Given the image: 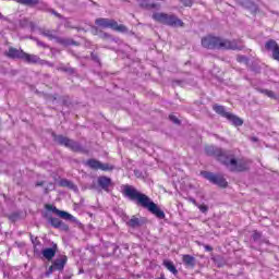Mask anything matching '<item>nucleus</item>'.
Wrapping results in <instances>:
<instances>
[{"mask_svg": "<svg viewBox=\"0 0 279 279\" xmlns=\"http://www.w3.org/2000/svg\"><path fill=\"white\" fill-rule=\"evenodd\" d=\"M122 193L124 197H128L131 202H135V204L142 206V208H146L151 215H156L158 219H165V211H162L149 196L141 193L136 187L123 185Z\"/></svg>", "mask_w": 279, "mask_h": 279, "instance_id": "obj_1", "label": "nucleus"}, {"mask_svg": "<svg viewBox=\"0 0 279 279\" xmlns=\"http://www.w3.org/2000/svg\"><path fill=\"white\" fill-rule=\"evenodd\" d=\"M205 151L208 156H216L219 162H222L229 171H245L246 169H250V161L245 159L236 160L232 155L228 154V151L221 150V148L207 146Z\"/></svg>", "mask_w": 279, "mask_h": 279, "instance_id": "obj_2", "label": "nucleus"}, {"mask_svg": "<svg viewBox=\"0 0 279 279\" xmlns=\"http://www.w3.org/2000/svg\"><path fill=\"white\" fill-rule=\"evenodd\" d=\"M202 46L205 49H232L233 51H241L243 49V41L221 39L208 35L202 39Z\"/></svg>", "mask_w": 279, "mask_h": 279, "instance_id": "obj_3", "label": "nucleus"}, {"mask_svg": "<svg viewBox=\"0 0 279 279\" xmlns=\"http://www.w3.org/2000/svg\"><path fill=\"white\" fill-rule=\"evenodd\" d=\"M153 19L154 21L163 23V25H169L170 27H182L184 25V22L178 19V16L169 15L167 13H154Z\"/></svg>", "mask_w": 279, "mask_h": 279, "instance_id": "obj_4", "label": "nucleus"}, {"mask_svg": "<svg viewBox=\"0 0 279 279\" xmlns=\"http://www.w3.org/2000/svg\"><path fill=\"white\" fill-rule=\"evenodd\" d=\"M98 27H102V29H113V32H120L121 34H125L128 32V27L123 24H119L114 20L99 17L95 21Z\"/></svg>", "mask_w": 279, "mask_h": 279, "instance_id": "obj_5", "label": "nucleus"}, {"mask_svg": "<svg viewBox=\"0 0 279 279\" xmlns=\"http://www.w3.org/2000/svg\"><path fill=\"white\" fill-rule=\"evenodd\" d=\"M214 110L215 112H217V114H220V117H223L225 119L230 121V123H232V125H234L235 128H241V125H243V120L235 114L226 111V107L215 105Z\"/></svg>", "mask_w": 279, "mask_h": 279, "instance_id": "obj_6", "label": "nucleus"}, {"mask_svg": "<svg viewBox=\"0 0 279 279\" xmlns=\"http://www.w3.org/2000/svg\"><path fill=\"white\" fill-rule=\"evenodd\" d=\"M202 175L205 178V180L210 181L211 184H216L217 186H221L222 189H226L228 186V181H226V179L221 174H215L213 172L204 171L202 172Z\"/></svg>", "mask_w": 279, "mask_h": 279, "instance_id": "obj_7", "label": "nucleus"}, {"mask_svg": "<svg viewBox=\"0 0 279 279\" xmlns=\"http://www.w3.org/2000/svg\"><path fill=\"white\" fill-rule=\"evenodd\" d=\"M54 141L59 143V145H64V147H69L72 151H82V145L80 143L69 140L62 135L54 136Z\"/></svg>", "mask_w": 279, "mask_h": 279, "instance_id": "obj_8", "label": "nucleus"}, {"mask_svg": "<svg viewBox=\"0 0 279 279\" xmlns=\"http://www.w3.org/2000/svg\"><path fill=\"white\" fill-rule=\"evenodd\" d=\"M87 167L90 169H95L96 171L100 169V171H112V166L108 163H101L96 159H89L86 161Z\"/></svg>", "mask_w": 279, "mask_h": 279, "instance_id": "obj_9", "label": "nucleus"}, {"mask_svg": "<svg viewBox=\"0 0 279 279\" xmlns=\"http://www.w3.org/2000/svg\"><path fill=\"white\" fill-rule=\"evenodd\" d=\"M40 34L49 40H57V43H60L61 45H69L66 39L58 38V33L56 31L41 29Z\"/></svg>", "mask_w": 279, "mask_h": 279, "instance_id": "obj_10", "label": "nucleus"}, {"mask_svg": "<svg viewBox=\"0 0 279 279\" xmlns=\"http://www.w3.org/2000/svg\"><path fill=\"white\" fill-rule=\"evenodd\" d=\"M58 253V244L52 243L51 247L44 248L41 255L46 260H53L56 254Z\"/></svg>", "mask_w": 279, "mask_h": 279, "instance_id": "obj_11", "label": "nucleus"}, {"mask_svg": "<svg viewBox=\"0 0 279 279\" xmlns=\"http://www.w3.org/2000/svg\"><path fill=\"white\" fill-rule=\"evenodd\" d=\"M22 60H24V62H27L28 64L40 63V57H38L36 54H29L27 52H24V54L22 56Z\"/></svg>", "mask_w": 279, "mask_h": 279, "instance_id": "obj_12", "label": "nucleus"}, {"mask_svg": "<svg viewBox=\"0 0 279 279\" xmlns=\"http://www.w3.org/2000/svg\"><path fill=\"white\" fill-rule=\"evenodd\" d=\"M25 52L23 50L16 49V48H9V51L7 52L8 58H17L20 60H23V54Z\"/></svg>", "mask_w": 279, "mask_h": 279, "instance_id": "obj_13", "label": "nucleus"}, {"mask_svg": "<svg viewBox=\"0 0 279 279\" xmlns=\"http://www.w3.org/2000/svg\"><path fill=\"white\" fill-rule=\"evenodd\" d=\"M110 184H112V180L108 177H99L98 178V185L104 190L108 191L110 189Z\"/></svg>", "mask_w": 279, "mask_h": 279, "instance_id": "obj_14", "label": "nucleus"}, {"mask_svg": "<svg viewBox=\"0 0 279 279\" xmlns=\"http://www.w3.org/2000/svg\"><path fill=\"white\" fill-rule=\"evenodd\" d=\"M66 256H62L53 262L52 267H54L57 271H62L64 269V265H66Z\"/></svg>", "mask_w": 279, "mask_h": 279, "instance_id": "obj_15", "label": "nucleus"}, {"mask_svg": "<svg viewBox=\"0 0 279 279\" xmlns=\"http://www.w3.org/2000/svg\"><path fill=\"white\" fill-rule=\"evenodd\" d=\"M126 225L129 228H141V226H143V220H141V218H136V216H132Z\"/></svg>", "mask_w": 279, "mask_h": 279, "instance_id": "obj_16", "label": "nucleus"}, {"mask_svg": "<svg viewBox=\"0 0 279 279\" xmlns=\"http://www.w3.org/2000/svg\"><path fill=\"white\" fill-rule=\"evenodd\" d=\"M182 260L185 267H195V258L192 255H182Z\"/></svg>", "mask_w": 279, "mask_h": 279, "instance_id": "obj_17", "label": "nucleus"}, {"mask_svg": "<svg viewBox=\"0 0 279 279\" xmlns=\"http://www.w3.org/2000/svg\"><path fill=\"white\" fill-rule=\"evenodd\" d=\"M163 266L166 267V269H168V271L173 274V276H178V268H175V265H173V262L163 260Z\"/></svg>", "mask_w": 279, "mask_h": 279, "instance_id": "obj_18", "label": "nucleus"}, {"mask_svg": "<svg viewBox=\"0 0 279 279\" xmlns=\"http://www.w3.org/2000/svg\"><path fill=\"white\" fill-rule=\"evenodd\" d=\"M60 186H65L66 189H70L71 191H77V185H75L70 180L63 179L60 181Z\"/></svg>", "mask_w": 279, "mask_h": 279, "instance_id": "obj_19", "label": "nucleus"}, {"mask_svg": "<svg viewBox=\"0 0 279 279\" xmlns=\"http://www.w3.org/2000/svg\"><path fill=\"white\" fill-rule=\"evenodd\" d=\"M44 250L45 248H43V243H40V242L35 243V245H34V254H35V256H40V254H43Z\"/></svg>", "mask_w": 279, "mask_h": 279, "instance_id": "obj_20", "label": "nucleus"}, {"mask_svg": "<svg viewBox=\"0 0 279 279\" xmlns=\"http://www.w3.org/2000/svg\"><path fill=\"white\" fill-rule=\"evenodd\" d=\"M49 223L53 227V228H60L62 226V220L59 218H50L49 219Z\"/></svg>", "mask_w": 279, "mask_h": 279, "instance_id": "obj_21", "label": "nucleus"}, {"mask_svg": "<svg viewBox=\"0 0 279 279\" xmlns=\"http://www.w3.org/2000/svg\"><path fill=\"white\" fill-rule=\"evenodd\" d=\"M22 5H38V0H17Z\"/></svg>", "mask_w": 279, "mask_h": 279, "instance_id": "obj_22", "label": "nucleus"}, {"mask_svg": "<svg viewBox=\"0 0 279 279\" xmlns=\"http://www.w3.org/2000/svg\"><path fill=\"white\" fill-rule=\"evenodd\" d=\"M58 217H61V219H72V215L66 213V211H62L59 209V211H57Z\"/></svg>", "mask_w": 279, "mask_h": 279, "instance_id": "obj_23", "label": "nucleus"}, {"mask_svg": "<svg viewBox=\"0 0 279 279\" xmlns=\"http://www.w3.org/2000/svg\"><path fill=\"white\" fill-rule=\"evenodd\" d=\"M45 208L46 210H51L52 213H54V215H58V211L60 210V209H57L56 206L49 205V204H47Z\"/></svg>", "mask_w": 279, "mask_h": 279, "instance_id": "obj_24", "label": "nucleus"}, {"mask_svg": "<svg viewBox=\"0 0 279 279\" xmlns=\"http://www.w3.org/2000/svg\"><path fill=\"white\" fill-rule=\"evenodd\" d=\"M264 94L267 95V97H270V99H274L276 97V94H274L272 90H264Z\"/></svg>", "mask_w": 279, "mask_h": 279, "instance_id": "obj_25", "label": "nucleus"}, {"mask_svg": "<svg viewBox=\"0 0 279 279\" xmlns=\"http://www.w3.org/2000/svg\"><path fill=\"white\" fill-rule=\"evenodd\" d=\"M181 3L187 8H191L193 5V0H181Z\"/></svg>", "mask_w": 279, "mask_h": 279, "instance_id": "obj_26", "label": "nucleus"}, {"mask_svg": "<svg viewBox=\"0 0 279 279\" xmlns=\"http://www.w3.org/2000/svg\"><path fill=\"white\" fill-rule=\"evenodd\" d=\"M197 208L201 210V213H208V206L206 205H197Z\"/></svg>", "mask_w": 279, "mask_h": 279, "instance_id": "obj_27", "label": "nucleus"}, {"mask_svg": "<svg viewBox=\"0 0 279 279\" xmlns=\"http://www.w3.org/2000/svg\"><path fill=\"white\" fill-rule=\"evenodd\" d=\"M169 119L170 121H172V123H175V124L180 123V120L178 119V117L173 114L169 116Z\"/></svg>", "mask_w": 279, "mask_h": 279, "instance_id": "obj_28", "label": "nucleus"}, {"mask_svg": "<svg viewBox=\"0 0 279 279\" xmlns=\"http://www.w3.org/2000/svg\"><path fill=\"white\" fill-rule=\"evenodd\" d=\"M53 271H57V270H56L54 266L52 265L46 271V276H51V274H53Z\"/></svg>", "mask_w": 279, "mask_h": 279, "instance_id": "obj_29", "label": "nucleus"}, {"mask_svg": "<svg viewBox=\"0 0 279 279\" xmlns=\"http://www.w3.org/2000/svg\"><path fill=\"white\" fill-rule=\"evenodd\" d=\"M258 239H260V232L255 231L253 233V241H258Z\"/></svg>", "mask_w": 279, "mask_h": 279, "instance_id": "obj_30", "label": "nucleus"}, {"mask_svg": "<svg viewBox=\"0 0 279 279\" xmlns=\"http://www.w3.org/2000/svg\"><path fill=\"white\" fill-rule=\"evenodd\" d=\"M28 25L31 29L35 31L36 29V22H28Z\"/></svg>", "mask_w": 279, "mask_h": 279, "instance_id": "obj_31", "label": "nucleus"}, {"mask_svg": "<svg viewBox=\"0 0 279 279\" xmlns=\"http://www.w3.org/2000/svg\"><path fill=\"white\" fill-rule=\"evenodd\" d=\"M54 186L53 183H50L48 187H46V193H48L49 191H53Z\"/></svg>", "mask_w": 279, "mask_h": 279, "instance_id": "obj_32", "label": "nucleus"}, {"mask_svg": "<svg viewBox=\"0 0 279 279\" xmlns=\"http://www.w3.org/2000/svg\"><path fill=\"white\" fill-rule=\"evenodd\" d=\"M242 5H248L250 0H239Z\"/></svg>", "mask_w": 279, "mask_h": 279, "instance_id": "obj_33", "label": "nucleus"}, {"mask_svg": "<svg viewBox=\"0 0 279 279\" xmlns=\"http://www.w3.org/2000/svg\"><path fill=\"white\" fill-rule=\"evenodd\" d=\"M205 251H206V252H213V246H210V245H205Z\"/></svg>", "mask_w": 279, "mask_h": 279, "instance_id": "obj_34", "label": "nucleus"}, {"mask_svg": "<svg viewBox=\"0 0 279 279\" xmlns=\"http://www.w3.org/2000/svg\"><path fill=\"white\" fill-rule=\"evenodd\" d=\"M244 60H245V57L243 56L238 57V62H244Z\"/></svg>", "mask_w": 279, "mask_h": 279, "instance_id": "obj_35", "label": "nucleus"}, {"mask_svg": "<svg viewBox=\"0 0 279 279\" xmlns=\"http://www.w3.org/2000/svg\"><path fill=\"white\" fill-rule=\"evenodd\" d=\"M192 204H194V206H198L199 204H197V201H195V198H191Z\"/></svg>", "mask_w": 279, "mask_h": 279, "instance_id": "obj_36", "label": "nucleus"}, {"mask_svg": "<svg viewBox=\"0 0 279 279\" xmlns=\"http://www.w3.org/2000/svg\"><path fill=\"white\" fill-rule=\"evenodd\" d=\"M251 141H252L253 143H258V137H251Z\"/></svg>", "mask_w": 279, "mask_h": 279, "instance_id": "obj_37", "label": "nucleus"}, {"mask_svg": "<svg viewBox=\"0 0 279 279\" xmlns=\"http://www.w3.org/2000/svg\"><path fill=\"white\" fill-rule=\"evenodd\" d=\"M43 184H45L44 182H38L37 184H36V186H43Z\"/></svg>", "mask_w": 279, "mask_h": 279, "instance_id": "obj_38", "label": "nucleus"}, {"mask_svg": "<svg viewBox=\"0 0 279 279\" xmlns=\"http://www.w3.org/2000/svg\"><path fill=\"white\" fill-rule=\"evenodd\" d=\"M52 14H54V16H60V14H58L56 11H52Z\"/></svg>", "mask_w": 279, "mask_h": 279, "instance_id": "obj_39", "label": "nucleus"}, {"mask_svg": "<svg viewBox=\"0 0 279 279\" xmlns=\"http://www.w3.org/2000/svg\"><path fill=\"white\" fill-rule=\"evenodd\" d=\"M65 25V27H73V26H71V24H64Z\"/></svg>", "mask_w": 279, "mask_h": 279, "instance_id": "obj_40", "label": "nucleus"}, {"mask_svg": "<svg viewBox=\"0 0 279 279\" xmlns=\"http://www.w3.org/2000/svg\"><path fill=\"white\" fill-rule=\"evenodd\" d=\"M3 19H4V17H3V14L0 13V20H3Z\"/></svg>", "mask_w": 279, "mask_h": 279, "instance_id": "obj_41", "label": "nucleus"}, {"mask_svg": "<svg viewBox=\"0 0 279 279\" xmlns=\"http://www.w3.org/2000/svg\"><path fill=\"white\" fill-rule=\"evenodd\" d=\"M156 279H166L165 277L156 278Z\"/></svg>", "mask_w": 279, "mask_h": 279, "instance_id": "obj_42", "label": "nucleus"}]
</instances>
